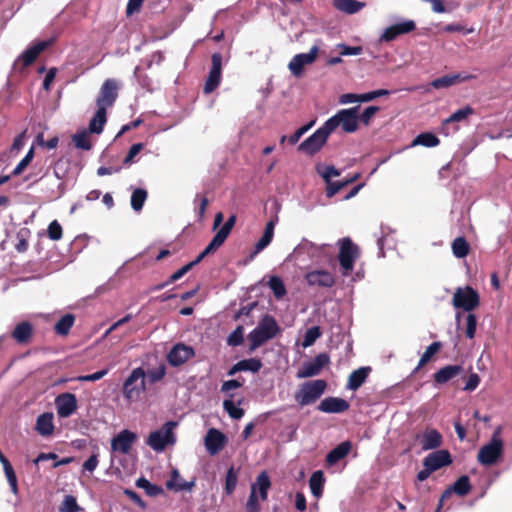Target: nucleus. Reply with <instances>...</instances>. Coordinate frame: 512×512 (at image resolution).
Returning <instances> with one entry per match:
<instances>
[{
    "label": "nucleus",
    "mask_w": 512,
    "mask_h": 512,
    "mask_svg": "<svg viewBox=\"0 0 512 512\" xmlns=\"http://www.w3.org/2000/svg\"><path fill=\"white\" fill-rule=\"evenodd\" d=\"M321 336L319 327L314 326L309 328L303 338L302 346L304 348L310 347Z\"/></svg>",
    "instance_id": "603ef678"
},
{
    "label": "nucleus",
    "mask_w": 512,
    "mask_h": 512,
    "mask_svg": "<svg viewBox=\"0 0 512 512\" xmlns=\"http://www.w3.org/2000/svg\"><path fill=\"white\" fill-rule=\"evenodd\" d=\"M442 444V435L435 429L426 430L421 438L423 450L437 449Z\"/></svg>",
    "instance_id": "c85d7f7f"
},
{
    "label": "nucleus",
    "mask_w": 512,
    "mask_h": 512,
    "mask_svg": "<svg viewBox=\"0 0 512 512\" xmlns=\"http://www.w3.org/2000/svg\"><path fill=\"white\" fill-rule=\"evenodd\" d=\"M451 248L453 255L459 259L466 257L470 250L467 240L461 236L453 240Z\"/></svg>",
    "instance_id": "4c0bfd02"
},
{
    "label": "nucleus",
    "mask_w": 512,
    "mask_h": 512,
    "mask_svg": "<svg viewBox=\"0 0 512 512\" xmlns=\"http://www.w3.org/2000/svg\"><path fill=\"white\" fill-rule=\"evenodd\" d=\"M241 366V371H249L256 373L262 367V362L258 358H249L239 361Z\"/></svg>",
    "instance_id": "8fccbe9b"
},
{
    "label": "nucleus",
    "mask_w": 512,
    "mask_h": 512,
    "mask_svg": "<svg viewBox=\"0 0 512 512\" xmlns=\"http://www.w3.org/2000/svg\"><path fill=\"white\" fill-rule=\"evenodd\" d=\"M359 106L339 110L335 115L325 121V129L331 133L338 127L345 133H354L358 129Z\"/></svg>",
    "instance_id": "7ed1b4c3"
},
{
    "label": "nucleus",
    "mask_w": 512,
    "mask_h": 512,
    "mask_svg": "<svg viewBox=\"0 0 512 512\" xmlns=\"http://www.w3.org/2000/svg\"><path fill=\"white\" fill-rule=\"evenodd\" d=\"M475 76L471 74L466 73H456V74H449L444 75L440 78L434 79L430 86L434 89H443V88H449L455 84H458L460 82L468 81L473 79Z\"/></svg>",
    "instance_id": "4be33fe9"
},
{
    "label": "nucleus",
    "mask_w": 512,
    "mask_h": 512,
    "mask_svg": "<svg viewBox=\"0 0 512 512\" xmlns=\"http://www.w3.org/2000/svg\"><path fill=\"white\" fill-rule=\"evenodd\" d=\"M81 510L76 498L72 495H66L59 507V512H79Z\"/></svg>",
    "instance_id": "49530a36"
},
{
    "label": "nucleus",
    "mask_w": 512,
    "mask_h": 512,
    "mask_svg": "<svg viewBox=\"0 0 512 512\" xmlns=\"http://www.w3.org/2000/svg\"><path fill=\"white\" fill-rule=\"evenodd\" d=\"M176 426L177 422H166L160 429L149 434L146 444L155 452H163L168 446H173L176 443L174 433Z\"/></svg>",
    "instance_id": "20e7f679"
},
{
    "label": "nucleus",
    "mask_w": 512,
    "mask_h": 512,
    "mask_svg": "<svg viewBox=\"0 0 512 512\" xmlns=\"http://www.w3.org/2000/svg\"><path fill=\"white\" fill-rule=\"evenodd\" d=\"M324 474L321 470L315 471L309 479V487L315 498H320L323 493Z\"/></svg>",
    "instance_id": "c9c22d12"
},
{
    "label": "nucleus",
    "mask_w": 512,
    "mask_h": 512,
    "mask_svg": "<svg viewBox=\"0 0 512 512\" xmlns=\"http://www.w3.org/2000/svg\"><path fill=\"white\" fill-rule=\"evenodd\" d=\"M57 414L60 418L71 416L77 409V398L73 393H62L55 398Z\"/></svg>",
    "instance_id": "a211bd4d"
},
{
    "label": "nucleus",
    "mask_w": 512,
    "mask_h": 512,
    "mask_svg": "<svg viewBox=\"0 0 512 512\" xmlns=\"http://www.w3.org/2000/svg\"><path fill=\"white\" fill-rule=\"evenodd\" d=\"M73 144L76 148L82 150H90L91 143L89 139V134L86 130L79 131L75 133L72 137Z\"/></svg>",
    "instance_id": "37998d69"
},
{
    "label": "nucleus",
    "mask_w": 512,
    "mask_h": 512,
    "mask_svg": "<svg viewBox=\"0 0 512 512\" xmlns=\"http://www.w3.org/2000/svg\"><path fill=\"white\" fill-rule=\"evenodd\" d=\"M268 286L277 299L282 298L286 294L284 282L278 276H272L268 281Z\"/></svg>",
    "instance_id": "c03bdc74"
},
{
    "label": "nucleus",
    "mask_w": 512,
    "mask_h": 512,
    "mask_svg": "<svg viewBox=\"0 0 512 512\" xmlns=\"http://www.w3.org/2000/svg\"><path fill=\"white\" fill-rule=\"evenodd\" d=\"M136 440V433L127 429L122 430L114 438H112L111 450L113 452H119L121 454H128Z\"/></svg>",
    "instance_id": "f3484780"
},
{
    "label": "nucleus",
    "mask_w": 512,
    "mask_h": 512,
    "mask_svg": "<svg viewBox=\"0 0 512 512\" xmlns=\"http://www.w3.org/2000/svg\"><path fill=\"white\" fill-rule=\"evenodd\" d=\"M477 320L474 314H468L466 317V336L472 339L475 336Z\"/></svg>",
    "instance_id": "e2e57ef3"
},
{
    "label": "nucleus",
    "mask_w": 512,
    "mask_h": 512,
    "mask_svg": "<svg viewBox=\"0 0 512 512\" xmlns=\"http://www.w3.org/2000/svg\"><path fill=\"white\" fill-rule=\"evenodd\" d=\"M305 279L310 286L322 288H331L335 284V277L326 270H314L305 275Z\"/></svg>",
    "instance_id": "aec40b11"
},
{
    "label": "nucleus",
    "mask_w": 512,
    "mask_h": 512,
    "mask_svg": "<svg viewBox=\"0 0 512 512\" xmlns=\"http://www.w3.org/2000/svg\"><path fill=\"white\" fill-rule=\"evenodd\" d=\"M503 450L504 444L488 442L479 449L477 460L483 466H492L501 458Z\"/></svg>",
    "instance_id": "f8f14e48"
},
{
    "label": "nucleus",
    "mask_w": 512,
    "mask_h": 512,
    "mask_svg": "<svg viewBox=\"0 0 512 512\" xmlns=\"http://www.w3.org/2000/svg\"><path fill=\"white\" fill-rule=\"evenodd\" d=\"M326 183V196L328 198H332L334 195H336L342 188L347 186V182L343 181H328Z\"/></svg>",
    "instance_id": "4d7b16f0"
},
{
    "label": "nucleus",
    "mask_w": 512,
    "mask_h": 512,
    "mask_svg": "<svg viewBox=\"0 0 512 512\" xmlns=\"http://www.w3.org/2000/svg\"><path fill=\"white\" fill-rule=\"evenodd\" d=\"M48 236L51 240H54V241L61 239L62 227L56 220H54L50 223V225L48 227Z\"/></svg>",
    "instance_id": "680f3d73"
},
{
    "label": "nucleus",
    "mask_w": 512,
    "mask_h": 512,
    "mask_svg": "<svg viewBox=\"0 0 512 512\" xmlns=\"http://www.w3.org/2000/svg\"><path fill=\"white\" fill-rule=\"evenodd\" d=\"M452 303L455 308L471 311L478 306L479 296L471 287L458 288L454 293Z\"/></svg>",
    "instance_id": "0eeeda50"
},
{
    "label": "nucleus",
    "mask_w": 512,
    "mask_h": 512,
    "mask_svg": "<svg viewBox=\"0 0 512 512\" xmlns=\"http://www.w3.org/2000/svg\"><path fill=\"white\" fill-rule=\"evenodd\" d=\"M340 50L341 56H357L363 51L361 46H347L346 44L340 43L336 46Z\"/></svg>",
    "instance_id": "6e6d98bb"
},
{
    "label": "nucleus",
    "mask_w": 512,
    "mask_h": 512,
    "mask_svg": "<svg viewBox=\"0 0 512 512\" xmlns=\"http://www.w3.org/2000/svg\"><path fill=\"white\" fill-rule=\"evenodd\" d=\"M166 374V369L164 365H160L159 367H156L154 369H151L146 374L148 381L150 383H156L164 378Z\"/></svg>",
    "instance_id": "864d4df0"
},
{
    "label": "nucleus",
    "mask_w": 512,
    "mask_h": 512,
    "mask_svg": "<svg viewBox=\"0 0 512 512\" xmlns=\"http://www.w3.org/2000/svg\"><path fill=\"white\" fill-rule=\"evenodd\" d=\"M334 7L346 14H355L366 6L365 2L358 0H333Z\"/></svg>",
    "instance_id": "2f4dec72"
},
{
    "label": "nucleus",
    "mask_w": 512,
    "mask_h": 512,
    "mask_svg": "<svg viewBox=\"0 0 512 512\" xmlns=\"http://www.w3.org/2000/svg\"><path fill=\"white\" fill-rule=\"evenodd\" d=\"M195 355L194 349L183 343L174 345L167 354V361L173 367H178L186 363Z\"/></svg>",
    "instance_id": "2eb2a0df"
},
{
    "label": "nucleus",
    "mask_w": 512,
    "mask_h": 512,
    "mask_svg": "<svg viewBox=\"0 0 512 512\" xmlns=\"http://www.w3.org/2000/svg\"><path fill=\"white\" fill-rule=\"evenodd\" d=\"M211 61L212 66L204 85L205 94L213 92L220 85L222 77V55L220 53H214L211 57Z\"/></svg>",
    "instance_id": "ddd939ff"
},
{
    "label": "nucleus",
    "mask_w": 512,
    "mask_h": 512,
    "mask_svg": "<svg viewBox=\"0 0 512 512\" xmlns=\"http://www.w3.org/2000/svg\"><path fill=\"white\" fill-rule=\"evenodd\" d=\"M279 330L280 328L272 316H264L258 325L248 334L250 351H254L265 342L273 339L278 334Z\"/></svg>",
    "instance_id": "f03ea898"
},
{
    "label": "nucleus",
    "mask_w": 512,
    "mask_h": 512,
    "mask_svg": "<svg viewBox=\"0 0 512 512\" xmlns=\"http://www.w3.org/2000/svg\"><path fill=\"white\" fill-rule=\"evenodd\" d=\"M32 335V325L27 322L23 321L16 325L12 332V337L18 342V343H26Z\"/></svg>",
    "instance_id": "f704fd0d"
},
{
    "label": "nucleus",
    "mask_w": 512,
    "mask_h": 512,
    "mask_svg": "<svg viewBox=\"0 0 512 512\" xmlns=\"http://www.w3.org/2000/svg\"><path fill=\"white\" fill-rule=\"evenodd\" d=\"M34 156V150L31 148L25 157L17 164V166L14 168L12 174L17 176L20 175L24 169L29 165V163L32 161Z\"/></svg>",
    "instance_id": "5fc2aeb1"
},
{
    "label": "nucleus",
    "mask_w": 512,
    "mask_h": 512,
    "mask_svg": "<svg viewBox=\"0 0 512 512\" xmlns=\"http://www.w3.org/2000/svg\"><path fill=\"white\" fill-rule=\"evenodd\" d=\"M53 40L39 41L36 44L27 48L20 56L21 61L25 66L32 64L38 55L44 51Z\"/></svg>",
    "instance_id": "a878e982"
},
{
    "label": "nucleus",
    "mask_w": 512,
    "mask_h": 512,
    "mask_svg": "<svg viewBox=\"0 0 512 512\" xmlns=\"http://www.w3.org/2000/svg\"><path fill=\"white\" fill-rule=\"evenodd\" d=\"M223 408L233 419H240L244 415L243 409L238 407L232 400H225L223 402Z\"/></svg>",
    "instance_id": "3c124183"
},
{
    "label": "nucleus",
    "mask_w": 512,
    "mask_h": 512,
    "mask_svg": "<svg viewBox=\"0 0 512 512\" xmlns=\"http://www.w3.org/2000/svg\"><path fill=\"white\" fill-rule=\"evenodd\" d=\"M329 360V356L326 353L318 354L313 360L303 363L296 377L304 379L319 375L322 369L328 365Z\"/></svg>",
    "instance_id": "9d476101"
},
{
    "label": "nucleus",
    "mask_w": 512,
    "mask_h": 512,
    "mask_svg": "<svg viewBox=\"0 0 512 512\" xmlns=\"http://www.w3.org/2000/svg\"><path fill=\"white\" fill-rule=\"evenodd\" d=\"M318 51V46L314 45L310 48L309 52L295 55L288 65L290 72L296 77L300 76L303 68L316 60Z\"/></svg>",
    "instance_id": "4468645a"
},
{
    "label": "nucleus",
    "mask_w": 512,
    "mask_h": 512,
    "mask_svg": "<svg viewBox=\"0 0 512 512\" xmlns=\"http://www.w3.org/2000/svg\"><path fill=\"white\" fill-rule=\"evenodd\" d=\"M330 134L331 132L325 129V124H323L311 136L303 141L299 145L298 149L302 152L313 155L322 148Z\"/></svg>",
    "instance_id": "6e6552de"
},
{
    "label": "nucleus",
    "mask_w": 512,
    "mask_h": 512,
    "mask_svg": "<svg viewBox=\"0 0 512 512\" xmlns=\"http://www.w3.org/2000/svg\"><path fill=\"white\" fill-rule=\"evenodd\" d=\"M390 92L386 89H379L360 94L361 102H370L378 97L389 95Z\"/></svg>",
    "instance_id": "bf43d9fd"
},
{
    "label": "nucleus",
    "mask_w": 512,
    "mask_h": 512,
    "mask_svg": "<svg viewBox=\"0 0 512 512\" xmlns=\"http://www.w3.org/2000/svg\"><path fill=\"white\" fill-rule=\"evenodd\" d=\"M143 149L142 143H136L133 144L126 157L124 158V164H131L134 161V158L140 153V151Z\"/></svg>",
    "instance_id": "774afa93"
},
{
    "label": "nucleus",
    "mask_w": 512,
    "mask_h": 512,
    "mask_svg": "<svg viewBox=\"0 0 512 512\" xmlns=\"http://www.w3.org/2000/svg\"><path fill=\"white\" fill-rule=\"evenodd\" d=\"M473 113H474V110L472 107L465 106V107L455 111L449 118H447L445 120V123L461 122V121L467 119Z\"/></svg>",
    "instance_id": "09e8293b"
},
{
    "label": "nucleus",
    "mask_w": 512,
    "mask_h": 512,
    "mask_svg": "<svg viewBox=\"0 0 512 512\" xmlns=\"http://www.w3.org/2000/svg\"><path fill=\"white\" fill-rule=\"evenodd\" d=\"M461 371L462 366L460 365H448L441 368L434 374V380L439 384H443L457 376Z\"/></svg>",
    "instance_id": "72a5a7b5"
},
{
    "label": "nucleus",
    "mask_w": 512,
    "mask_h": 512,
    "mask_svg": "<svg viewBox=\"0 0 512 512\" xmlns=\"http://www.w3.org/2000/svg\"><path fill=\"white\" fill-rule=\"evenodd\" d=\"M166 486L174 491H190L194 486V481L187 482L183 480L177 469L172 470L171 477L167 481Z\"/></svg>",
    "instance_id": "c756f323"
},
{
    "label": "nucleus",
    "mask_w": 512,
    "mask_h": 512,
    "mask_svg": "<svg viewBox=\"0 0 512 512\" xmlns=\"http://www.w3.org/2000/svg\"><path fill=\"white\" fill-rule=\"evenodd\" d=\"M316 172L325 182L332 181L333 177L340 176L341 172L332 165L319 163L316 165Z\"/></svg>",
    "instance_id": "ea45409f"
},
{
    "label": "nucleus",
    "mask_w": 512,
    "mask_h": 512,
    "mask_svg": "<svg viewBox=\"0 0 512 512\" xmlns=\"http://www.w3.org/2000/svg\"><path fill=\"white\" fill-rule=\"evenodd\" d=\"M379 111V107L377 106H368L364 109L362 114L359 116V120L363 122L365 125H368L371 121V118Z\"/></svg>",
    "instance_id": "69168bd1"
},
{
    "label": "nucleus",
    "mask_w": 512,
    "mask_h": 512,
    "mask_svg": "<svg viewBox=\"0 0 512 512\" xmlns=\"http://www.w3.org/2000/svg\"><path fill=\"white\" fill-rule=\"evenodd\" d=\"M339 263L341 273L344 277L348 276L354 267V263L359 257L358 247L351 241L350 238H343L339 241Z\"/></svg>",
    "instance_id": "423d86ee"
},
{
    "label": "nucleus",
    "mask_w": 512,
    "mask_h": 512,
    "mask_svg": "<svg viewBox=\"0 0 512 512\" xmlns=\"http://www.w3.org/2000/svg\"><path fill=\"white\" fill-rule=\"evenodd\" d=\"M370 372L369 367H361L354 370L348 378L347 389L357 390L366 380Z\"/></svg>",
    "instance_id": "473e14b6"
},
{
    "label": "nucleus",
    "mask_w": 512,
    "mask_h": 512,
    "mask_svg": "<svg viewBox=\"0 0 512 512\" xmlns=\"http://www.w3.org/2000/svg\"><path fill=\"white\" fill-rule=\"evenodd\" d=\"M75 318L72 314H66L55 325V331L59 335H67L73 326Z\"/></svg>",
    "instance_id": "a19ab883"
},
{
    "label": "nucleus",
    "mask_w": 512,
    "mask_h": 512,
    "mask_svg": "<svg viewBox=\"0 0 512 512\" xmlns=\"http://www.w3.org/2000/svg\"><path fill=\"white\" fill-rule=\"evenodd\" d=\"M238 482V474L233 467H230L227 471L225 478V493L230 495L234 492Z\"/></svg>",
    "instance_id": "a18cd8bd"
},
{
    "label": "nucleus",
    "mask_w": 512,
    "mask_h": 512,
    "mask_svg": "<svg viewBox=\"0 0 512 512\" xmlns=\"http://www.w3.org/2000/svg\"><path fill=\"white\" fill-rule=\"evenodd\" d=\"M136 486L138 488L144 489L147 495L149 496H157L161 492V488L157 485L150 483L146 478L140 477L136 480Z\"/></svg>",
    "instance_id": "de8ad7c7"
},
{
    "label": "nucleus",
    "mask_w": 512,
    "mask_h": 512,
    "mask_svg": "<svg viewBox=\"0 0 512 512\" xmlns=\"http://www.w3.org/2000/svg\"><path fill=\"white\" fill-rule=\"evenodd\" d=\"M259 496L255 491H250V495L248 498V501L246 503V510L247 512H259L260 506H259Z\"/></svg>",
    "instance_id": "052dcab7"
},
{
    "label": "nucleus",
    "mask_w": 512,
    "mask_h": 512,
    "mask_svg": "<svg viewBox=\"0 0 512 512\" xmlns=\"http://www.w3.org/2000/svg\"><path fill=\"white\" fill-rule=\"evenodd\" d=\"M416 29V24L413 20H404L399 23L393 24L384 29L379 37L380 42H391L398 36L408 34Z\"/></svg>",
    "instance_id": "dca6fc26"
},
{
    "label": "nucleus",
    "mask_w": 512,
    "mask_h": 512,
    "mask_svg": "<svg viewBox=\"0 0 512 512\" xmlns=\"http://www.w3.org/2000/svg\"><path fill=\"white\" fill-rule=\"evenodd\" d=\"M318 409L324 413H342L349 409V403L339 397H327L320 402Z\"/></svg>",
    "instance_id": "b1692460"
},
{
    "label": "nucleus",
    "mask_w": 512,
    "mask_h": 512,
    "mask_svg": "<svg viewBox=\"0 0 512 512\" xmlns=\"http://www.w3.org/2000/svg\"><path fill=\"white\" fill-rule=\"evenodd\" d=\"M326 245H317L313 242L303 239L294 249L293 254L299 260L317 261L321 258Z\"/></svg>",
    "instance_id": "1a4fd4ad"
},
{
    "label": "nucleus",
    "mask_w": 512,
    "mask_h": 512,
    "mask_svg": "<svg viewBox=\"0 0 512 512\" xmlns=\"http://www.w3.org/2000/svg\"><path fill=\"white\" fill-rule=\"evenodd\" d=\"M196 264L194 261L189 262L188 264L184 265L180 269H178L176 272H174L170 278L168 283H173L179 279H181L188 271H190Z\"/></svg>",
    "instance_id": "0e129e2a"
},
{
    "label": "nucleus",
    "mask_w": 512,
    "mask_h": 512,
    "mask_svg": "<svg viewBox=\"0 0 512 512\" xmlns=\"http://www.w3.org/2000/svg\"><path fill=\"white\" fill-rule=\"evenodd\" d=\"M243 342V327L238 326L227 339V343L230 346H238Z\"/></svg>",
    "instance_id": "13d9d810"
},
{
    "label": "nucleus",
    "mask_w": 512,
    "mask_h": 512,
    "mask_svg": "<svg viewBox=\"0 0 512 512\" xmlns=\"http://www.w3.org/2000/svg\"><path fill=\"white\" fill-rule=\"evenodd\" d=\"M106 121V110H103V108H98L95 115L91 118L89 122V132L100 134L103 131Z\"/></svg>",
    "instance_id": "e433bc0d"
},
{
    "label": "nucleus",
    "mask_w": 512,
    "mask_h": 512,
    "mask_svg": "<svg viewBox=\"0 0 512 512\" xmlns=\"http://www.w3.org/2000/svg\"><path fill=\"white\" fill-rule=\"evenodd\" d=\"M277 223V216H274L266 223L261 238L255 244L253 255H257L258 253L263 251L272 242L274 237V229Z\"/></svg>",
    "instance_id": "393cba45"
},
{
    "label": "nucleus",
    "mask_w": 512,
    "mask_h": 512,
    "mask_svg": "<svg viewBox=\"0 0 512 512\" xmlns=\"http://www.w3.org/2000/svg\"><path fill=\"white\" fill-rule=\"evenodd\" d=\"M147 199V191L142 188H136L131 195V207L135 212L142 210L143 205Z\"/></svg>",
    "instance_id": "58836bf2"
},
{
    "label": "nucleus",
    "mask_w": 512,
    "mask_h": 512,
    "mask_svg": "<svg viewBox=\"0 0 512 512\" xmlns=\"http://www.w3.org/2000/svg\"><path fill=\"white\" fill-rule=\"evenodd\" d=\"M439 144V139L432 133H421L414 140L412 145H421L425 147H435Z\"/></svg>",
    "instance_id": "79ce46f5"
},
{
    "label": "nucleus",
    "mask_w": 512,
    "mask_h": 512,
    "mask_svg": "<svg viewBox=\"0 0 512 512\" xmlns=\"http://www.w3.org/2000/svg\"><path fill=\"white\" fill-rule=\"evenodd\" d=\"M226 436L219 430L211 428L207 431L204 444L210 455H216L226 444Z\"/></svg>",
    "instance_id": "6ab92c4d"
},
{
    "label": "nucleus",
    "mask_w": 512,
    "mask_h": 512,
    "mask_svg": "<svg viewBox=\"0 0 512 512\" xmlns=\"http://www.w3.org/2000/svg\"><path fill=\"white\" fill-rule=\"evenodd\" d=\"M36 431L41 436H50L54 431L53 424V414L52 413H43L38 416L36 420Z\"/></svg>",
    "instance_id": "7c9ffc66"
},
{
    "label": "nucleus",
    "mask_w": 512,
    "mask_h": 512,
    "mask_svg": "<svg viewBox=\"0 0 512 512\" xmlns=\"http://www.w3.org/2000/svg\"><path fill=\"white\" fill-rule=\"evenodd\" d=\"M118 96V83L114 79H107L101 86L100 93L97 97L96 104L98 108L106 110L111 107Z\"/></svg>",
    "instance_id": "9b49d317"
},
{
    "label": "nucleus",
    "mask_w": 512,
    "mask_h": 512,
    "mask_svg": "<svg viewBox=\"0 0 512 512\" xmlns=\"http://www.w3.org/2000/svg\"><path fill=\"white\" fill-rule=\"evenodd\" d=\"M146 392V372L137 367L131 371L122 386V394L129 403L139 402Z\"/></svg>",
    "instance_id": "f257e3e1"
},
{
    "label": "nucleus",
    "mask_w": 512,
    "mask_h": 512,
    "mask_svg": "<svg viewBox=\"0 0 512 512\" xmlns=\"http://www.w3.org/2000/svg\"><path fill=\"white\" fill-rule=\"evenodd\" d=\"M271 487V481L266 471H262L256 478V481L252 483L251 490L255 491L259 496L260 500L265 501L268 497V490Z\"/></svg>",
    "instance_id": "bb28decb"
},
{
    "label": "nucleus",
    "mask_w": 512,
    "mask_h": 512,
    "mask_svg": "<svg viewBox=\"0 0 512 512\" xmlns=\"http://www.w3.org/2000/svg\"><path fill=\"white\" fill-rule=\"evenodd\" d=\"M327 383L323 379L304 382L295 393V401L301 406L315 403L325 392Z\"/></svg>",
    "instance_id": "39448f33"
},
{
    "label": "nucleus",
    "mask_w": 512,
    "mask_h": 512,
    "mask_svg": "<svg viewBox=\"0 0 512 512\" xmlns=\"http://www.w3.org/2000/svg\"><path fill=\"white\" fill-rule=\"evenodd\" d=\"M452 462L447 450H437L428 454L423 460V466L429 467L430 471H436Z\"/></svg>",
    "instance_id": "412c9836"
},
{
    "label": "nucleus",
    "mask_w": 512,
    "mask_h": 512,
    "mask_svg": "<svg viewBox=\"0 0 512 512\" xmlns=\"http://www.w3.org/2000/svg\"><path fill=\"white\" fill-rule=\"evenodd\" d=\"M351 447L352 444L350 441H344L338 444L326 455L327 464L332 466L335 465L338 461L345 458L349 454Z\"/></svg>",
    "instance_id": "cd10ccee"
},
{
    "label": "nucleus",
    "mask_w": 512,
    "mask_h": 512,
    "mask_svg": "<svg viewBox=\"0 0 512 512\" xmlns=\"http://www.w3.org/2000/svg\"><path fill=\"white\" fill-rule=\"evenodd\" d=\"M470 490H471V485H470L469 477L466 475L459 477L454 482V484L442 494L437 511H439L441 509L444 499L448 498L452 493H455V494L463 497V496L467 495L470 492Z\"/></svg>",
    "instance_id": "5701e85b"
},
{
    "label": "nucleus",
    "mask_w": 512,
    "mask_h": 512,
    "mask_svg": "<svg viewBox=\"0 0 512 512\" xmlns=\"http://www.w3.org/2000/svg\"><path fill=\"white\" fill-rule=\"evenodd\" d=\"M108 369H102L100 371H97L93 374H89V375H83V376H79L77 379L81 382H94V381H98L100 379H102L104 376L107 375L108 373Z\"/></svg>",
    "instance_id": "338daca9"
}]
</instances>
